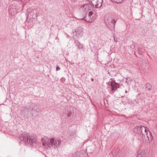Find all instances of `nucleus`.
<instances>
[{"label": "nucleus", "mask_w": 157, "mask_h": 157, "mask_svg": "<svg viewBox=\"0 0 157 157\" xmlns=\"http://www.w3.org/2000/svg\"><path fill=\"white\" fill-rule=\"evenodd\" d=\"M125 79H126V80L125 81V82L126 83H127V84L128 85V82L127 81V78H125Z\"/></svg>", "instance_id": "18"}, {"label": "nucleus", "mask_w": 157, "mask_h": 157, "mask_svg": "<svg viewBox=\"0 0 157 157\" xmlns=\"http://www.w3.org/2000/svg\"><path fill=\"white\" fill-rule=\"evenodd\" d=\"M41 142L44 148L48 149L52 147L55 148L59 147L61 144V141L59 138L55 139L52 138L49 140L42 138Z\"/></svg>", "instance_id": "1"}, {"label": "nucleus", "mask_w": 157, "mask_h": 157, "mask_svg": "<svg viewBox=\"0 0 157 157\" xmlns=\"http://www.w3.org/2000/svg\"><path fill=\"white\" fill-rule=\"evenodd\" d=\"M107 21L109 25L113 26L114 28V25L116 23V21L114 19H108Z\"/></svg>", "instance_id": "11"}, {"label": "nucleus", "mask_w": 157, "mask_h": 157, "mask_svg": "<svg viewBox=\"0 0 157 157\" xmlns=\"http://www.w3.org/2000/svg\"><path fill=\"white\" fill-rule=\"evenodd\" d=\"M96 4L95 7L96 8H99L101 7L102 4V0H95Z\"/></svg>", "instance_id": "10"}, {"label": "nucleus", "mask_w": 157, "mask_h": 157, "mask_svg": "<svg viewBox=\"0 0 157 157\" xmlns=\"http://www.w3.org/2000/svg\"><path fill=\"white\" fill-rule=\"evenodd\" d=\"M133 131L135 132L142 135L143 139L144 137L145 139L146 137L149 142L152 141L153 138L151 132L150 131L148 132L144 126L141 125L136 126L134 128Z\"/></svg>", "instance_id": "2"}, {"label": "nucleus", "mask_w": 157, "mask_h": 157, "mask_svg": "<svg viewBox=\"0 0 157 157\" xmlns=\"http://www.w3.org/2000/svg\"><path fill=\"white\" fill-rule=\"evenodd\" d=\"M19 139L21 140L33 145L36 144L37 141L35 137L28 134L20 135Z\"/></svg>", "instance_id": "3"}, {"label": "nucleus", "mask_w": 157, "mask_h": 157, "mask_svg": "<svg viewBox=\"0 0 157 157\" xmlns=\"http://www.w3.org/2000/svg\"><path fill=\"white\" fill-rule=\"evenodd\" d=\"M94 6V4L93 3H91V4H84L80 7V9L86 12L91 10V8Z\"/></svg>", "instance_id": "5"}, {"label": "nucleus", "mask_w": 157, "mask_h": 157, "mask_svg": "<svg viewBox=\"0 0 157 157\" xmlns=\"http://www.w3.org/2000/svg\"><path fill=\"white\" fill-rule=\"evenodd\" d=\"M14 12V10H13V9H12V8H10L9 10V13L10 14H13V12Z\"/></svg>", "instance_id": "13"}, {"label": "nucleus", "mask_w": 157, "mask_h": 157, "mask_svg": "<svg viewBox=\"0 0 157 157\" xmlns=\"http://www.w3.org/2000/svg\"><path fill=\"white\" fill-rule=\"evenodd\" d=\"M114 78H110L109 82L107 83L108 87L110 89L111 91L113 93L117 88H119L120 85L115 82Z\"/></svg>", "instance_id": "4"}, {"label": "nucleus", "mask_w": 157, "mask_h": 157, "mask_svg": "<svg viewBox=\"0 0 157 157\" xmlns=\"http://www.w3.org/2000/svg\"><path fill=\"white\" fill-rule=\"evenodd\" d=\"M38 12L39 11L37 9H35L33 10H32L31 12H30V13H29V14L31 16H32V17H33V16L34 15V13H35V17H37L40 15V13H39Z\"/></svg>", "instance_id": "9"}, {"label": "nucleus", "mask_w": 157, "mask_h": 157, "mask_svg": "<svg viewBox=\"0 0 157 157\" xmlns=\"http://www.w3.org/2000/svg\"><path fill=\"white\" fill-rule=\"evenodd\" d=\"M137 157H146L145 154H138Z\"/></svg>", "instance_id": "12"}, {"label": "nucleus", "mask_w": 157, "mask_h": 157, "mask_svg": "<svg viewBox=\"0 0 157 157\" xmlns=\"http://www.w3.org/2000/svg\"><path fill=\"white\" fill-rule=\"evenodd\" d=\"M114 1L116 3H120L122 2V0H114Z\"/></svg>", "instance_id": "14"}, {"label": "nucleus", "mask_w": 157, "mask_h": 157, "mask_svg": "<svg viewBox=\"0 0 157 157\" xmlns=\"http://www.w3.org/2000/svg\"><path fill=\"white\" fill-rule=\"evenodd\" d=\"M91 80L92 81H94V79L93 78H92L91 79Z\"/></svg>", "instance_id": "21"}, {"label": "nucleus", "mask_w": 157, "mask_h": 157, "mask_svg": "<svg viewBox=\"0 0 157 157\" xmlns=\"http://www.w3.org/2000/svg\"><path fill=\"white\" fill-rule=\"evenodd\" d=\"M72 115V113L71 112H69L67 114V117H70Z\"/></svg>", "instance_id": "16"}, {"label": "nucleus", "mask_w": 157, "mask_h": 157, "mask_svg": "<svg viewBox=\"0 0 157 157\" xmlns=\"http://www.w3.org/2000/svg\"><path fill=\"white\" fill-rule=\"evenodd\" d=\"M56 71H59L60 69V67L59 66H57L56 68Z\"/></svg>", "instance_id": "17"}, {"label": "nucleus", "mask_w": 157, "mask_h": 157, "mask_svg": "<svg viewBox=\"0 0 157 157\" xmlns=\"http://www.w3.org/2000/svg\"><path fill=\"white\" fill-rule=\"evenodd\" d=\"M75 45L79 49L83 50V45L80 43L78 40H75L74 42Z\"/></svg>", "instance_id": "8"}, {"label": "nucleus", "mask_w": 157, "mask_h": 157, "mask_svg": "<svg viewBox=\"0 0 157 157\" xmlns=\"http://www.w3.org/2000/svg\"><path fill=\"white\" fill-rule=\"evenodd\" d=\"M93 14V12L92 11H90L89 12L88 15V17L89 18L88 19L87 18L86 19V17H85L84 18L81 19V20H84L88 22H92V20L91 19V16H92Z\"/></svg>", "instance_id": "7"}, {"label": "nucleus", "mask_w": 157, "mask_h": 157, "mask_svg": "<svg viewBox=\"0 0 157 157\" xmlns=\"http://www.w3.org/2000/svg\"><path fill=\"white\" fill-rule=\"evenodd\" d=\"M113 37L114 39V40L115 42H116L117 41V38L116 37L115 34H114L113 35Z\"/></svg>", "instance_id": "15"}, {"label": "nucleus", "mask_w": 157, "mask_h": 157, "mask_svg": "<svg viewBox=\"0 0 157 157\" xmlns=\"http://www.w3.org/2000/svg\"><path fill=\"white\" fill-rule=\"evenodd\" d=\"M73 33H75L76 35L78 37L81 36L83 34L82 29L81 27L77 28L74 31H73Z\"/></svg>", "instance_id": "6"}, {"label": "nucleus", "mask_w": 157, "mask_h": 157, "mask_svg": "<svg viewBox=\"0 0 157 157\" xmlns=\"http://www.w3.org/2000/svg\"><path fill=\"white\" fill-rule=\"evenodd\" d=\"M127 92H128L127 91V90H125V93H127Z\"/></svg>", "instance_id": "20"}, {"label": "nucleus", "mask_w": 157, "mask_h": 157, "mask_svg": "<svg viewBox=\"0 0 157 157\" xmlns=\"http://www.w3.org/2000/svg\"><path fill=\"white\" fill-rule=\"evenodd\" d=\"M89 2H90L91 3H92V2H94V1H95V0H88Z\"/></svg>", "instance_id": "19"}]
</instances>
